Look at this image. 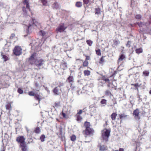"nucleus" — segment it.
<instances>
[{"label":"nucleus","instance_id":"nucleus-1","mask_svg":"<svg viewBox=\"0 0 151 151\" xmlns=\"http://www.w3.org/2000/svg\"><path fill=\"white\" fill-rule=\"evenodd\" d=\"M36 53H34L29 58V61L30 63L33 64L35 63L38 67H40L44 64L45 61L44 60L40 58L36 59Z\"/></svg>","mask_w":151,"mask_h":151},{"label":"nucleus","instance_id":"nucleus-2","mask_svg":"<svg viewBox=\"0 0 151 151\" xmlns=\"http://www.w3.org/2000/svg\"><path fill=\"white\" fill-rule=\"evenodd\" d=\"M84 127L85 129L83 131L82 133L85 137L88 136L92 133L93 130L90 127L91 124L89 122H85L84 123Z\"/></svg>","mask_w":151,"mask_h":151},{"label":"nucleus","instance_id":"nucleus-3","mask_svg":"<svg viewBox=\"0 0 151 151\" xmlns=\"http://www.w3.org/2000/svg\"><path fill=\"white\" fill-rule=\"evenodd\" d=\"M111 131L109 129H105L102 133L101 137L103 141L107 142L108 141Z\"/></svg>","mask_w":151,"mask_h":151},{"label":"nucleus","instance_id":"nucleus-4","mask_svg":"<svg viewBox=\"0 0 151 151\" xmlns=\"http://www.w3.org/2000/svg\"><path fill=\"white\" fill-rule=\"evenodd\" d=\"M14 54L16 56H19L22 54V49L19 46H16L13 50Z\"/></svg>","mask_w":151,"mask_h":151},{"label":"nucleus","instance_id":"nucleus-5","mask_svg":"<svg viewBox=\"0 0 151 151\" xmlns=\"http://www.w3.org/2000/svg\"><path fill=\"white\" fill-rule=\"evenodd\" d=\"M35 25L36 26H37L39 25V23L37 22L36 20L35 19H32V22H30L29 24V25L27 27V32L28 34L30 33V32L29 31V29H30V27H31L32 25Z\"/></svg>","mask_w":151,"mask_h":151},{"label":"nucleus","instance_id":"nucleus-6","mask_svg":"<svg viewBox=\"0 0 151 151\" xmlns=\"http://www.w3.org/2000/svg\"><path fill=\"white\" fill-rule=\"evenodd\" d=\"M137 24L140 27H148L150 24H151V15L150 20L148 22L146 23L140 22H139L137 23Z\"/></svg>","mask_w":151,"mask_h":151},{"label":"nucleus","instance_id":"nucleus-7","mask_svg":"<svg viewBox=\"0 0 151 151\" xmlns=\"http://www.w3.org/2000/svg\"><path fill=\"white\" fill-rule=\"evenodd\" d=\"M66 28L67 27L65 26L64 23H61L57 27L56 31L57 32H63Z\"/></svg>","mask_w":151,"mask_h":151},{"label":"nucleus","instance_id":"nucleus-8","mask_svg":"<svg viewBox=\"0 0 151 151\" xmlns=\"http://www.w3.org/2000/svg\"><path fill=\"white\" fill-rule=\"evenodd\" d=\"M139 111L138 109L134 111L133 112V114L134 115V118L135 119L139 120L140 119V117L139 116Z\"/></svg>","mask_w":151,"mask_h":151},{"label":"nucleus","instance_id":"nucleus-9","mask_svg":"<svg viewBox=\"0 0 151 151\" xmlns=\"http://www.w3.org/2000/svg\"><path fill=\"white\" fill-rule=\"evenodd\" d=\"M25 139L23 136H19L17 137L16 141L18 143H20V144H24L25 143Z\"/></svg>","mask_w":151,"mask_h":151},{"label":"nucleus","instance_id":"nucleus-10","mask_svg":"<svg viewBox=\"0 0 151 151\" xmlns=\"http://www.w3.org/2000/svg\"><path fill=\"white\" fill-rule=\"evenodd\" d=\"M66 81L69 82L71 86L74 82V78L73 76H69L68 78Z\"/></svg>","mask_w":151,"mask_h":151},{"label":"nucleus","instance_id":"nucleus-11","mask_svg":"<svg viewBox=\"0 0 151 151\" xmlns=\"http://www.w3.org/2000/svg\"><path fill=\"white\" fill-rule=\"evenodd\" d=\"M53 91L55 94L56 95H59L60 93L58 87H56L54 88L53 90Z\"/></svg>","mask_w":151,"mask_h":151},{"label":"nucleus","instance_id":"nucleus-12","mask_svg":"<svg viewBox=\"0 0 151 151\" xmlns=\"http://www.w3.org/2000/svg\"><path fill=\"white\" fill-rule=\"evenodd\" d=\"M108 149L107 147L104 145H100L99 147V150L101 151H104L107 150Z\"/></svg>","mask_w":151,"mask_h":151},{"label":"nucleus","instance_id":"nucleus-13","mask_svg":"<svg viewBox=\"0 0 151 151\" xmlns=\"http://www.w3.org/2000/svg\"><path fill=\"white\" fill-rule=\"evenodd\" d=\"M150 74V72L149 70H145L142 72V76L144 77L148 76Z\"/></svg>","mask_w":151,"mask_h":151},{"label":"nucleus","instance_id":"nucleus-14","mask_svg":"<svg viewBox=\"0 0 151 151\" xmlns=\"http://www.w3.org/2000/svg\"><path fill=\"white\" fill-rule=\"evenodd\" d=\"M20 146L22 148V151H27V150L26 148V143L24 144H20Z\"/></svg>","mask_w":151,"mask_h":151},{"label":"nucleus","instance_id":"nucleus-15","mask_svg":"<svg viewBox=\"0 0 151 151\" xmlns=\"http://www.w3.org/2000/svg\"><path fill=\"white\" fill-rule=\"evenodd\" d=\"M52 6L53 9H58L59 8V5L57 2H55L52 5Z\"/></svg>","mask_w":151,"mask_h":151},{"label":"nucleus","instance_id":"nucleus-16","mask_svg":"<svg viewBox=\"0 0 151 151\" xmlns=\"http://www.w3.org/2000/svg\"><path fill=\"white\" fill-rule=\"evenodd\" d=\"M39 33L40 35H41L42 36L44 37L45 38H47V37H46V36H45L47 34V33L46 32L44 31L40 30Z\"/></svg>","mask_w":151,"mask_h":151},{"label":"nucleus","instance_id":"nucleus-17","mask_svg":"<svg viewBox=\"0 0 151 151\" xmlns=\"http://www.w3.org/2000/svg\"><path fill=\"white\" fill-rule=\"evenodd\" d=\"M35 98L36 100L38 101V104L40 103L41 100V97L38 94H35Z\"/></svg>","mask_w":151,"mask_h":151},{"label":"nucleus","instance_id":"nucleus-18","mask_svg":"<svg viewBox=\"0 0 151 151\" xmlns=\"http://www.w3.org/2000/svg\"><path fill=\"white\" fill-rule=\"evenodd\" d=\"M125 58V55L124 54H121L119 57V58L118 59V62H119L120 61H122Z\"/></svg>","mask_w":151,"mask_h":151},{"label":"nucleus","instance_id":"nucleus-19","mask_svg":"<svg viewBox=\"0 0 151 151\" xmlns=\"http://www.w3.org/2000/svg\"><path fill=\"white\" fill-rule=\"evenodd\" d=\"M89 109L91 112H93L94 110V104H91L89 106Z\"/></svg>","mask_w":151,"mask_h":151},{"label":"nucleus","instance_id":"nucleus-20","mask_svg":"<svg viewBox=\"0 0 151 151\" xmlns=\"http://www.w3.org/2000/svg\"><path fill=\"white\" fill-rule=\"evenodd\" d=\"M60 68L63 70L66 69L67 68L66 63H64L61 64L60 65Z\"/></svg>","mask_w":151,"mask_h":151},{"label":"nucleus","instance_id":"nucleus-21","mask_svg":"<svg viewBox=\"0 0 151 151\" xmlns=\"http://www.w3.org/2000/svg\"><path fill=\"white\" fill-rule=\"evenodd\" d=\"M6 108L7 110H9L10 111L12 109V107L11 106V104H10L8 103L6 105Z\"/></svg>","mask_w":151,"mask_h":151},{"label":"nucleus","instance_id":"nucleus-22","mask_svg":"<svg viewBox=\"0 0 151 151\" xmlns=\"http://www.w3.org/2000/svg\"><path fill=\"white\" fill-rule=\"evenodd\" d=\"M117 116V114L116 113H112L111 114V118L113 120H114Z\"/></svg>","mask_w":151,"mask_h":151},{"label":"nucleus","instance_id":"nucleus-23","mask_svg":"<svg viewBox=\"0 0 151 151\" xmlns=\"http://www.w3.org/2000/svg\"><path fill=\"white\" fill-rule=\"evenodd\" d=\"M107 100L105 99H102L100 102L101 104L103 105V106H105L106 105Z\"/></svg>","mask_w":151,"mask_h":151},{"label":"nucleus","instance_id":"nucleus-24","mask_svg":"<svg viewBox=\"0 0 151 151\" xmlns=\"http://www.w3.org/2000/svg\"><path fill=\"white\" fill-rule=\"evenodd\" d=\"M77 116V121L78 122H80L82 120V117L79 115H76Z\"/></svg>","mask_w":151,"mask_h":151},{"label":"nucleus","instance_id":"nucleus-25","mask_svg":"<svg viewBox=\"0 0 151 151\" xmlns=\"http://www.w3.org/2000/svg\"><path fill=\"white\" fill-rule=\"evenodd\" d=\"M136 53L139 54L143 52V50L142 48L137 49L135 50Z\"/></svg>","mask_w":151,"mask_h":151},{"label":"nucleus","instance_id":"nucleus-26","mask_svg":"<svg viewBox=\"0 0 151 151\" xmlns=\"http://www.w3.org/2000/svg\"><path fill=\"white\" fill-rule=\"evenodd\" d=\"M24 4H26V8L30 11L29 5V3L27 1V0H25L24 1Z\"/></svg>","mask_w":151,"mask_h":151},{"label":"nucleus","instance_id":"nucleus-27","mask_svg":"<svg viewBox=\"0 0 151 151\" xmlns=\"http://www.w3.org/2000/svg\"><path fill=\"white\" fill-rule=\"evenodd\" d=\"M131 85L134 86L135 87V88L138 90V88L139 87H140V85H139L138 83L136 84L132 83L131 84Z\"/></svg>","mask_w":151,"mask_h":151},{"label":"nucleus","instance_id":"nucleus-28","mask_svg":"<svg viewBox=\"0 0 151 151\" xmlns=\"http://www.w3.org/2000/svg\"><path fill=\"white\" fill-rule=\"evenodd\" d=\"M105 56H102L101 58L100 59V60L99 62V63L100 64H103L104 62H105V61L104 59V58L105 57Z\"/></svg>","mask_w":151,"mask_h":151},{"label":"nucleus","instance_id":"nucleus-29","mask_svg":"<svg viewBox=\"0 0 151 151\" xmlns=\"http://www.w3.org/2000/svg\"><path fill=\"white\" fill-rule=\"evenodd\" d=\"M84 73L85 76H88L90 75V72L88 70H85L84 71Z\"/></svg>","mask_w":151,"mask_h":151},{"label":"nucleus","instance_id":"nucleus-30","mask_svg":"<svg viewBox=\"0 0 151 151\" xmlns=\"http://www.w3.org/2000/svg\"><path fill=\"white\" fill-rule=\"evenodd\" d=\"M1 55L2 57V58L4 59V61H6L8 60V57L5 55L1 53Z\"/></svg>","mask_w":151,"mask_h":151},{"label":"nucleus","instance_id":"nucleus-31","mask_svg":"<svg viewBox=\"0 0 151 151\" xmlns=\"http://www.w3.org/2000/svg\"><path fill=\"white\" fill-rule=\"evenodd\" d=\"M119 118L120 119H124L126 117H127L128 116L127 115H125L124 114H122L119 115Z\"/></svg>","mask_w":151,"mask_h":151},{"label":"nucleus","instance_id":"nucleus-32","mask_svg":"<svg viewBox=\"0 0 151 151\" xmlns=\"http://www.w3.org/2000/svg\"><path fill=\"white\" fill-rule=\"evenodd\" d=\"M45 136L44 134H42L40 137V139L42 142L45 141Z\"/></svg>","mask_w":151,"mask_h":151},{"label":"nucleus","instance_id":"nucleus-33","mask_svg":"<svg viewBox=\"0 0 151 151\" xmlns=\"http://www.w3.org/2000/svg\"><path fill=\"white\" fill-rule=\"evenodd\" d=\"M34 132L37 134L40 133V128L39 127H37L34 130Z\"/></svg>","mask_w":151,"mask_h":151},{"label":"nucleus","instance_id":"nucleus-34","mask_svg":"<svg viewBox=\"0 0 151 151\" xmlns=\"http://www.w3.org/2000/svg\"><path fill=\"white\" fill-rule=\"evenodd\" d=\"M82 6V3L81 2H77L76 4V6L78 7H81Z\"/></svg>","mask_w":151,"mask_h":151},{"label":"nucleus","instance_id":"nucleus-35","mask_svg":"<svg viewBox=\"0 0 151 151\" xmlns=\"http://www.w3.org/2000/svg\"><path fill=\"white\" fill-rule=\"evenodd\" d=\"M76 139V137L74 135H72L70 137V139L72 141H74Z\"/></svg>","mask_w":151,"mask_h":151},{"label":"nucleus","instance_id":"nucleus-36","mask_svg":"<svg viewBox=\"0 0 151 151\" xmlns=\"http://www.w3.org/2000/svg\"><path fill=\"white\" fill-rule=\"evenodd\" d=\"M43 5L44 6H46L47 4V0H40Z\"/></svg>","mask_w":151,"mask_h":151},{"label":"nucleus","instance_id":"nucleus-37","mask_svg":"<svg viewBox=\"0 0 151 151\" xmlns=\"http://www.w3.org/2000/svg\"><path fill=\"white\" fill-rule=\"evenodd\" d=\"M86 42L89 46H91L93 43L92 41L90 40H87Z\"/></svg>","mask_w":151,"mask_h":151},{"label":"nucleus","instance_id":"nucleus-38","mask_svg":"<svg viewBox=\"0 0 151 151\" xmlns=\"http://www.w3.org/2000/svg\"><path fill=\"white\" fill-rule=\"evenodd\" d=\"M100 13V10L99 9L96 8L95 9V14H99Z\"/></svg>","mask_w":151,"mask_h":151},{"label":"nucleus","instance_id":"nucleus-39","mask_svg":"<svg viewBox=\"0 0 151 151\" xmlns=\"http://www.w3.org/2000/svg\"><path fill=\"white\" fill-rule=\"evenodd\" d=\"M96 54L99 56H100L101 55V50L100 49H98L96 50Z\"/></svg>","mask_w":151,"mask_h":151},{"label":"nucleus","instance_id":"nucleus-40","mask_svg":"<svg viewBox=\"0 0 151 151\" xmlns=\"http://www.w3.org/2000/svg\"><path fill=\"white\" fill-rule=\"evenodd\" d=\"M88 62L87 60H85L83 62V65L84 66L86 67L88 65Z\"/></svg>","mask_w":151,"mask_h":151},{"label":"nucleus","instance_id":"nucleus-41","mask_svg":"<svg viewBox=\"0 0 151 151\" xmlns=\"http://www.w3.org/2000/svg\"><path fill=\"white\" fill-rule=\"evenodd\" d=\"M60 106V103L59 102H55V106L58 108Z\"/></svg>","mask_w":151,"mask_h":151},{"label":"nucleus","instance_id":"nucleus-42","mask_svg":"<svg viewBox=\"0 0 151 151\" xmlns=\"http://www.w3.org/2000/svg\"><path fill=\"white\" fill-rule=\"evenodd\" d=\"M18 92L20 94H22L23 92V91L21 88H19L17 90Z\"/></svg>","mask_w":151,"mask_h":151},{"label":"nucleus","instance_id":"nucleus-43","mask_svg":"<svg viewBox=\"0 0 151 151\" xmlns=\"http://www.w3.org/2000/svg\"><path fill=\"white\" fill-rule=\"evenodd\" d=\"M141 16L140 14H137L135 16V18L136 19H141Z\"/></svg>","mask_w":151,"mask_h":151},{"label":"nucleus","instance_id":"nucleus-44","mask_svg":"<svg viewBox=\"0 0 151 151\" xmlns=\"http://www.w3.org/2000/svg\"><path fill=\"white\" fill-rule=\"evenodd\" d=\"M105 94L106 95L109 96L111 94V93L109 91L106 90L105 92Z\"/></svg>","mask_w":151,"mask_h":151},{"label":"nucleus","instance_id":"nucleus-45","mask_svg":"<svg viewBox=\"0 0 151 151\" xmlns=\"http://www.w3.org/2000/svg\"><path fill=\"white\" fill-rule=\"evenodd\" d=\"M131 44V41H128L127 42V43L126 44V46L128 48H129L130 47V45Z\"/></svg>","mask_w":151,"mask_h":151},{"label":"nucleus","instance_id":"nucleus-46","mask_svg":"<svg viewBox=\"0 0 151 151\" xmlns=\"http://www.w3.org/2000/svg\"><path fill=\"white\" fill-rule=\"evenodd\" d=\"M84 4L87 5L89 3V0H83Z\"/></svg>","mask_w":151,"mask_h":151},{"label":"nucleus","instance_id":"nucleus-47","mask_svg":"<svg viewBox=\"0 0 151 151\" xmlns=\"http://www.w3.org/2000/svg\"><path fill=\"white\" fill-rule=\"evenodd\" d=\"M28 94L29 95L31 96H35V95L34 93L32 91L29 92Z\"/></svg>","mask_w":151,"mask_h":151},{"label":"nucleus","instance_id":"nucleus-48","mask_svg":"<svg viewBox=\"0 0 151 151\" xmlns=\"http://www.w3.org/2000/svg\"><path fill=\"white\" fill-rule=\"evenodd\" d=\"M52 50L54 52H57V48L56 47V46H55L52 48Z\"/></svg>","mask_w":151,"mask_h":151},{"label":"nucleus","instance_id":"nucleus-49","mask_svg":"<svg viewBox=\"0 0 151 151\" xmlns=\"http://www.w3.org/2000/svg\"><path fill=\"white\" fill-rule=\"evenodd\" d=\"M63 85L64 84L62 82H60L58 84V87H60L61 86H63Z\"/></svg>","mask_w":151,"mask_h":151},{"label":"nucleus","instance_id":"nucleus-50","mask_svg":"<svg viewBox=\"0 0 151 151\" xmlns=\"http://www.w3.org/2000/svg\"><path fill=\"white\" fill-rule=\"evenodd\" d=\"M59 131L60 134H62V129L61 127L59 128Z\"/></svg>","mask_w":151,"mask_h":151},{"label":"nucleus","instance_id":"nucleus-51","mask_svg":"<svg viewBox=\"0 0 151 151\" xmlns=\"http://www.w3.org/2000/svg\"><path fill=\"white\" fill-rule=\"evenodd\" d=\"M82 112V110H79V112H78L77 113V114L76 115H79L80 114H81Z\"/></svg>","mask_w":151,"mask_h":151},{"label":"nucleus","instance_id":"nucleus-52","mask_svg":"<svg viewBox=\"0 0 151 151\" xmlns=\"http://www.w3.org/2000/svg\"><path fill=\"white\" fill-rule=\"evenodd\" d=\"M103 80L105 81L106 82H109V79L107 78H104Z\"/></svg>","mask_w":151,"mask_h":151},{"label":"nucleus","instance_id":"nucleus-53","mask_svg":"<svg viewBox=\"0 0 151 151\" xmlns=\"http://www.w3.org/2000/svg\"><path fill=\"white\" fill-rule=\"evenodd\" d=\"M90 59V57L88 56H86V59L85 60H89Z\"/></svg>","mask_w":151,"mask_h":151},{"label":"nucleus","instance_id":"nucleus-54","mask_svg":"<svg viewBox=\"0 0 151 151\" xmlns=\"http://www.w3.org/2000/svg\"><path fill=\"white\" fill-rule=\"evenodd\" d=\"M15 35L14 34H12V35H11V36L10 37V38H12L14 37H15Z\"/></svg>","mask_w":151,"mask_h":151},{"label":"nucleus","instance_id":"nucleus-55","mask_svg":"<svg viewBox=\"0 0 151 151\" xmlns=\"http://www.w3.org/2000/svg\"><path fill=\"white\" fill-rule=\"evenodd\" d=\"M112 100L113 101L114 105L117 104L116 101L115 100Z\"/></svg>","mask_w":151,"mask_h":151},{"label":"nucleus","instance_id":"nucleus-56","mask_svg":"<svg viewBox=\"0 0 151 151\" xmlns=\"http://www.w3.org/2000/svg\"><path fill=\"white\" fill-rule=\"evenodd\" d=\"M115 151H124V149L121 148L119 149V151L118 150H116Z\"/></svg>","mask_w":151,"mask_h":151},{"label":"nucleus","instance_id":"nucleus-57","mask_svg":"<svg viewBox=\"0 0 151 151\" xmlns=\"http://www.w3.org/2000/svg\"><path fill=\"white\" fill-rule=\"evenodd\" d=\"M23 10L24 12L25 13L26 12V10L25 8V7H23Z\"/></svg>","mask_w":151,"mask_h":151},{"label":"nucleus","instance_id":"nucleus-58","mask_svg":"<svg viewBox=\"0 0 151 151\" xmlns=\"http://www.w3.org/2000/svg\"><path fill=\"white\" fill-rule=\"evenodd\" d=\"M63 116L65 118L66 117V115L65 113H63L62 114Z\"/></svg>","mask_w":151,"mask_h":151},{"label":"nucleus","instance_id":"nucleus-59","mask_svg":"<svg viewBox=\"0 0 151 151\" xmlns=\"http://www.w3.org/2000/svg\"><path fill=\"white\" fill-rule=\"evenodd\" d=\"M26 129L27 130V132H29V129H28L27 127H26Z\"/></svg>","mask_w":151,"mask_h":151},{"label":"nucleus","instance_id":"nucleus-60","mask_svg":"<svg viewBox=\"0 0 151 151\" xmlns=\"http://www.w3.org/2000/svg\"><path fill=\"white\" fill-rule=\"evenodd\" d=\"M116 71H114V73L111 76H113V75H115V74H116Z\"/></svg>","mask_w":151,"mask_h":151},{"label":"nucleus","instance_id":"nucleus-61","mask_svg":"<svg viewBox=\"0 0 151 151\" xmlns=\"http://www.w3.org/2000/svg\"><path fill=\"white\" fill-rule=\"evenodd\" d=\"M115 44H116V45H117V44H118V43L117 41H115Z\"/></svg>","mask_w":151,"mask_h":151},{"label":"nucleus","instance_id":"nucleus-62","mask_svg":"<svg viewBox=\"0 0 151 151\" xmlns=\"http://www.w3.org/2000/svg\"><path fill=\"white\" fill-rule=\"evenodd\" d=\"M149 93L150 94H151V89L149 91Z\"/></svg>","mask_w":151,"mask_h":151},{"label":"nucleus","instance_id":"nucleus-63","mask_svg":"<svg viewBox=\"0 0 151 151\" xmlns=\"http://www.w3.org/2000/svg\"><path fill=\"white\" fill-rule=\"evenodd\" d=\"M45 89H46V90H47V91H49H49H48V90H47V88H45Z\"/></svg>","mask_w":151,"mask_h":151},{"label":"nucleus","instance_id":"nucleus-64","mask_svg":"<svg viewBox=\"0 0 151 151\" xmlns=\"http://www.w3.org/2000/svg\"><path fill=\"white\" fill-rule=\"evenodd\" d=\"M138 98H140V96H139L138 97Z\"/></svg>","mask_w":151,"mask_h":151}]
</instances>
